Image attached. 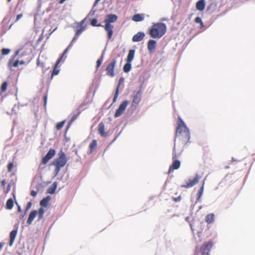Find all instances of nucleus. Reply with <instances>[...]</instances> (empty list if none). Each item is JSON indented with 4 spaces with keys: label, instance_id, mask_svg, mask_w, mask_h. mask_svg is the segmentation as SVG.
<instances>
[{
    "label": "nucleus",
    "instance_id": "41",
    "mask_svg": "<svg viewBox=\"0 0 255 255\" xmlns=\"http://www.w3.org/2000/svg\"><path fill=\"white\" fill-rule=\"evenodd\" d=\"M173 200L175 202H179L181 200V197L179 196L177 197H173Z\"/></svg>",
    "mask_w": 255,
    "mask_h": 255
},
{
    "label": "nucleus",
    "instance_id": "39",
    "mask_svg": "<svg viewBox=\"0 0 255 255\" xmlns=\"http://www.w3.org/2000/svg\"><path fill=\"white\" fill-rule=\"evenodd\" d=\"M195 22L197 23H200L201 24H203L201 18L199 17H197L195 18Z\"/></svg>",
    "mask_w": 255,
    "mask_h": 255
},
{
    "label": "nucleus",
    "instance_id": "43",
    "mask_svg": "<svg viewBox=\"0 0 255 255\" xmlns=\"http://www.w3.org/2000/svg\"><path fill=\"white\" fill-rule=\"evenodd\" d=\"M37 194V192L34 190H32L30 192V195L33 196L35 197Z\"/></svg>",
    "mask_w": 255,
    "mask_h": 255
},
{
    "label": "nucleus",
    "instance_id": "26",
    "mask_svg": "<svg viewBox=\"0 0 255 255\" xmlns=\"http://www.w3.org/2000/svg\"><path fill=\"white\" fill-rule=\"evenodd\" d=\"M196 8L199 10H203L205 8V2L204 0H200L196 3Z\"/></svg>",
    "mask_w": 255,
    "mask_h": 255
},
{
    "label": "nucleus",
    "instance_id": "5",
    "mask_svg": "<svg viewBox=\"0 0 255 255\" xmlns=\"http://www.w3.org/2000/svg\"><path fill=\"white\" fill-rule=\"evenodd\" d=\"M180 154V153H178L176 152V149L175 147H174L172 154L173 162L169 168L168 171V174L172 172L174 170L178 169L180 167L181 164L180 161L177 159V158Z\"/></svg>",
    "mask_w": 255,
    "mask_h": 255
},
{
    "label": "nucleus",
    "instance_id": "31",
    "mask_svg": "<svg viewBox=\"0 0 255 255\" xmlns=\"http://www.w3.org/2000/svg\"><path fill=\"white\" fill-rule=\"evenodd\" d=\"M90 24L93 26H98V27L102 26V27H104V25H102L101 24H100V23L98 24V20H97V19L96 18H93L91 20Z\"/></svg>",
    "mask_w": 255,
    "mask_h": 255
},
{
    "label": "nucleus",
    "instance_id": "25",
    "mask_svg": "<svg viewBox=\"0 0 255 255\" xmlns=\"http://www.w3.org/2000/svg\"><path fill=\"white\" fill-rule=\"evenodd\" d=\"M57 187V183L55 182L53 183L52 185L50 186L47 189V192L50 194H53L55 193V190Z\"/></svg>",
    "mask_w": 255,
    "mask_h": 255
},
{
    "label": "nucleus",
    "instance_id": "15",
    "mask_svg": "<svg viewBox=\"0 0 255 255\" xmlns=\"http://www.w3.org/2000/svg\"><path fill=\"white\" fill-rule=\"evenodd\" d=\"M55 154V150L54 149H50L46 155L42 158V162L46 164Z\"/></svg>",
    "mask_w": 255,
    "mask_h": 255
},
{
    "label": "nucleus",
    "instance_id": "17",
    "mask_svg": "<svg viewBox=\"0 0 255 255\" xmlns=\"http://www.w3.org/2000/svg\"><path fill=\"white\" fill-rule=\"evenodd\" d=\"M17 234V227L15 229L12 230L10 233V240L9 242V246H12L13 244V243L14 242L15 239L16 237Z\"/></svg>",
    "mask_w": 255,
    "mask_h": 255
},
{
    "label": "nucleus",
    "instance_id": "19",
    "mask_svg": "<svg viewBox=\"0 0 255 255\" xmlns=\"http://www.w3.org/2000/svg\"><path fill=\"white\" fill-rule=\"evenodd\" d=\"M98 130L101 136H106L107 134L105 132V125L103 122H101L98 127Z\"/></svg>",
    "mask_w": 255,
    "mask_h": 255
},
{
    "label": "nucleus",
    "instance_id": "7",
    "mask_svg": "<svg viewBox=\"0 0 255 255\" xmlns=\"http://www.w3.org/2000/svg\"><path fill=\"white\" fill-rule=\"evenodd\" d=\"M214 243L212 241L206 242L203 244L200 248V252L202 255H209L210 252Z\"/></svg>",
    "mask_w": 255,
    "mask_h": 255
},
{
    "label": "nucleus",
    "instance_id": "12",
    "mask_svg": "<svg viewBox=\"0 0 255 255\" xmlns=\"http://www.w3.org/2000/svg\"><path fill=\"white\" fill-rule=\"evenodd\" d=\"M128 104V101H124L120 105L119 108L116 110L115 114V117L118 118L120 117L125 112L126 108Z\"/></svg>",
    "mask_w": 255,
    "mask_h": 255
},
{
    "label": "nucleus",
    "instance_id": "28",
    "mask_svg": "<svg viewBox=\"0 0 255 255\" xmlns=\"http://www.w3.org/2000/svg\"><path fill=\"white\" fill-rule=\"evenodd\" d=\"M13 201L12 199L10 198L7 200L6 203V208L8 210H10L13 208Z\"/></svg>",
    "mask_w": 255,
    "mask_h": 255
},
{
    "label": "nucleus",
    "instance_id": "52",
    "mask_svg": "<svg viewBox=\"0 0 255 255\" xmlns=\"http://www.w3.org/2000/svg\"><path fill=\"white\" fill-rule=\"evenodd\" d=\"M11 1V0H7V1L9 2Z\"/></svg>",
    "mask_w": 255,
    "mask_h": 255
},
{
    "label": "nucleus",
    "instance_id": "46",
    "mask_svg": "<svg viewBox=\"0 0 255 255\" xmlns=\"http://www.w3.org/2000/svg\"><path fill=\"white\" fill-rule=\"evenodd\" d=\"M44 105L46 106L47 102V96H44Z\"/></svg>",
    "mask_w": 255,
    "mask_h": 255
},
{
    "label": "nucleus",
    "instance_id": "37",
    "mask_svg": "<svg viewBox=\"0 0 255 255\" xmlns=\"http://www.w3.org/2000/svg\"><path fill=\"white\" fill-rule=\"evenodd\" d=\"M103 60V56L102 55L100 59H98L97 61V69L99 68L101 66Z\"/></svg>",
    "mask_w": 255,
    "mask_h": 255
},
{
    "label": "nucleus",
    "instance_id": "27",
    "mask_svg": "<svg viewBox=\"0 0 255 255\" xmlns=\"http://www.w3.org/2000/svg\"><path fill=\"white\" fill-rule=\"evenodd\" d=\"M214 217H215V216H214V214H213V213L209 214L206 216V217L205 218V221L208 224H211V223H213V222L214 221Z\"/></svg>",
    "mask_w": 255,
    "mask_h": 255
},
{
    "label": "nucleus",
    "instance_id": "22",
    "mask_svg": "<svg viewBox=\"0 0 255 255\" xmlns=\"http://www.w3.org/2000/svg\"><path fill=\"white\" fill-rule=\"evenodd\" d=\"M144 18V14H136L132 17V20L135 22H139L142 21Z\"/></svg>",
    "mask_w": 255,
    "mask_h": 255
},
{
    "label": "nucleus",
    "instance_id": "49",
    "mask_svg": "<svg viewBox=\"0 0 255 255\" xmlns=\"http://www.w3.org/2000/svg\"><path fill=\"white\" fill-rule=\"evenodd\" d=\"M3 245V244L2 243H0V251L2 248Z\"/></svg>",
    "mask_w": 255,
    "mask_h": 255
},
{
    "label": "nucleus",
    "instance_id": "34",
    "mask_svg": "<svg viewBox=\"0 0 255 255\" xmlns=\"http://www.w3.org/2000/svg\"><path fill=\"white\" fill-rule=\"evenodd\" d=\"M49 199L47 198H43L41 201H40V205L43 207H46L48 205Z\"/></svg>",
    "mask_w": 255,
    "mask_h": 255
},
{
    "label": "nucleus",
    "instance_id": "40",
    "mask_svg": "<svg viewBox=\"0 0 255 255\" xmlns=\"http://www.w3.org/2000/svg\"><path fill=\"white\" fill-rule=\"evenodd\" d=\"M36 64L38 66H41L42 67H44V65L43 63H41L39 60V58L37 59Z\"/></svg>",
    "mask_w": 255,
    "mask_h": 255
},
{
    "label": "nucleus",
    "instance_id": "51",
    "mask_svg": "<svg viewBox=\"0 0 255 255\" xmlns=\"http://www.w3.org/2000/svg\"><path fill=\"white\" fill-rule=\"evenodd\" d=\"M75 119V118H73L72 121H74Z\"/></svg>",
    "mask_w": 255,
    "mask_h": 255
},
{
    "label": "nucleus",
    "instance_id": "21",
    "mask_svg": "<svg viewBox=\"0 0 255 255\" xmlns=\"http://www.w3.org/2000/svg\"><path fill=\"white\" fill-rule=\"evenodd\" d=\"M97 147V141L96 139H94L92 140L91 143L89 145L90 150L88 152V154H91L93 153Z\"/></svg>",
    "mask_w": 255,
    "mask_h": 255
},
{
    "label": "nucleus",
    "instance_id": "4",
    "mask_svg": "<svg viewBox=\"0 0 255 255\" xmlns=\"http://www.w3.org/2000/svg\"><path fill=\"white\" fill-rule=\"evenodd\" d=\"M67 163L66 154L63 151H60L59 156L52 162V164L55 166V172L57 174L60 168L64 167Z\"/></svg>",
    "mask_w": 255,
    "mask_h": 255
},
{
    "label": "nucleus",
    "instance_id": "50",
    "mask_svg": "<svg viewBox=\"0 0 255 255\" xmlns=\"http://www.w3.org/2000/svg\"><path fill=\"white\" fill-rule=\"evenodd\" d=\"M100 0H96L95 1L94 5H96Z\"/></svg>",
    "mask_w": 255,
    "mask_h": 255
},
{
    "label": "nucleus",
    "instance_id": "8",
    "mask_svg": "<svg viewBox=\"0 0 255 255\" xmlns=\"http://www.w3.org/2000/svg\"><path fill=\"white\" fill-rule=\"evenodd\" d=\"M116 63L117 60L115 58L108 65L105 70L107 75L111 77L115 76L114 68Z\"/></svg>",
    "mask_w": 255,
    "mask_h": 255
},
{
    "label": "nucleus",
    "instance_id": "13",
    "mask_svg": "<svg viewBox=\"0 0 255 255\" xmlns=\"http://www.w3.org/2000/svg\"><path fill=\"white\" fill-rule=\"evenodd\" d=\"M200 179V177L196 174L195 177L193 179H189L187 182L186 184L183 185L181 186L182 187H184L185 188H189L193 187L195 185H196L199 182Z\"/></svg>",
    "mask_w": 255,
    "mask_h": 255
},
{
    "label": "nucleus",
    "instance_id": "29",
    "mask_svg": "<svg viewBox=\"0 0 255 255\" xmlns=\"http://www.w3.org/2000/svg\"><path fill=\"white\" fill-rule=\"evenodd\" d=\"M131 68V62H127L125 64L124 66V71L126 73L128 72Z\"/></svg>",
    "mask_w": 255,
    "mask_h": 255
},
{
    "label": "nucleus",
    "instance_id": "24",
    "mask_svg": "<svg viewBox=\"0 0 255 255\" xmlns=\"http://www.w3.org/2000/svg\"><path fill=\"white\" fill-rule=\"evenodd\" d=\"M123 81H124V79L122 78H120V79L119 80V83L117 87L116 92L115 93V95H114V97L113 98V103L116 102V101L119 96L120 86L121 82H122Z\"/></svg>",
    "mask_w": 255,
    "mask_h": 255
},
{
    "label": "nucleus",
    "instance_id": "44",
    "mask_svg": "<svg viewBox=\"0 0 255 255\" xmlns=\"http://www.w3.org/2000/svg\"><path fill=\"white\" fill-rule=\"evenodd\" d=\"M22 15H23L22 14H18L16 16L15 21H18L21 17H22Z\"/></svg>",
    "mask_w": 255,
    "mask_h": 255
},
{
    "label": "nucleus",
    "instance_id": "20",
    "mask_svg": "<svg viewBox=\"0 0 255 255\" xmlns=\"http://www.w3.org/2000/svg\"><path fill=\"white\" fill-rule=\"evenodd\" d=\"M38 213L37 211L36 210H33L30 212V213L29 215L27 223L28 225H30L32 222H33L34 218L36 217V216L37 215Z\"/></svg>",
    "mask_w": 255,
    "mask_h": 255
},
{
    "label": "nucleus",
    "instance_id": "38",
    "mask_svg": "<svg viewBox=\"0 0 255 255\" xmlns=\"http://www.w3.org/2000/svg\"><path fill=\"white\" fill-rule=\"evenodd\" d=\"M10 52L9 49L3 48L1 51V54L5 55L8 54Z\"/></svg>",
    "mask_w": 255,
    "mask_h": 255
},
{
    "label": "nucleus",
    "instance_id": "47",
    "mask_svg": "<svg viewBox=\"0 0 255 255\" xmlns=\"http://www.w3.org/2000/svg\"><path fill=\"white\" fill-rule=\"evenodd\" d=\"M18 212H20L21 211V209L20 206L18 205V209H17Z\"/></svg>",
    "mask_w": 255,
    "mask_h": 255
},
{
    "label": "nucleus",
    "instance_id": "6",
    "mask_svg": "<svg viewBox=\"0 0 255 255\" xmlns=\"http://www.w3.org/2000/svg\"><path fill=\"white\" fill-rule=\"evenodd\" d=\"M19 53V50H16L14 54L8 60V67L11 69L12 67H17L19 64L22 65L24 64V62L22 60L19 61L18 60H14L15 58L17 55H18Z\"/></svg>",
    "mask_w": 255,
    "mask_h": 255
},
{
    "label": "nucleus",
    "instance_id": "16",
    "mask_svg": "<svg viewBox=\"0 0 255 255\" xmlns=\"http://www.w3.org/2000/svg\"><path fill=\"white\" fill-rule=\"evenodd\" d=\"M145 34L143 32H138L133 35L132 40L133 42H139L141 41L144 37Z\"/></svg>",
    "mask_w": 255,
    "mask_h": 255
},
{
    "label": "nucleus",
    "instance_id": "45",
    "mask_svg": "<svg viewBox=\"0 0 255 255\" xmlns=\"http://www.w3.org/2000/svg\"><path fill=\"white\" fill-rule=\"evenodd\" d=\"M5 183H6V182H5V180H3L1 182V184L2 186L4 187L5 186Z\"/></svg>",
    "mask_w": 255,
    "mask_h": 255
},
{
    "label": "nucleus",
    "instance_id": "30",
    "mask_svg": "<svg viewBox=\"0 0 255 255\" xmlns=\"http://www.w3.org/2000/svg\"><path fill=\"white\" fill-rule=\"evenodd\" d=\"M38 213V220H41L43 218V215L45 213V210L42 207H40L39 209Z\"/></svg>",
    "mask_w": 255,
    "mask_h": 255
},
{
    "label": "nucleus",
    "instance_id": "9",
    "mask_svg": "<svg viewBox=\"0 0 255 255\" xmlns=\"http://www.w3.org/2000/svg\"><path fill=\"white\" fill-rule=\"evenodd\" d=\"M71 46H72V44H70L68 46V47L64 50V52L63 53V54H62L61 57L57 60L56 63V64L55 65L54 68V69L53 70V72H52V73L51 74V78H52V77L54 75H57L58 74L59 70H57L56 69L57 67L58 66V65L59 64V63L61 62L62 59L64 56V55L68 52V50H69V48L71 47Z\"/></svg>",
    "mask_w": 255,
    "mask_h": 255
},
{
    "label": "nucleus",
    "instance_id": "33",
    "mask_svg": "<svg viewBox=\"0 0 255 255\" xmlns=\"http://www.w3.org/2000/svg\"><path fill=\"white\" fill-rule=\"evenodd\" d=\"M7 85H8V83L6 81L4 82L2 84L1 88H0V92L1 93H4L6 91Z\"/></svg>",
    "mask_w": 255,
    "mask_h": 255
},
{
    "label": "nucleus",
    "instance_id": "42",
    "mask_svg": "<svg viewBox=\"0 0 255 255\" xmlns=\"http://www.w3.org/2000/svg\"><path fill=\"white\" fill-rule=\"evenodd\" d=\"M32 206V203L30 202H28L26 208H25V212L27 211L28 210H29Z\"/></svg>",
    "mask_w": 255,
    "mask_h": 255
},
{
    "label": "nucleus",
    "instance_id": "2",
    "mask_svg": "<svg viewBox=\"0 0 255 255\" xmlns=\"http://www.w3.org/2000/svg\"><path fill=\"white\" fill-rule=\"evenodd\" d=\"M166 32V26L163 23L153 24L149 31L150 36L153 38H160Z\"/></svg>",
    "mask_w": 255,
    "mask_h": 255
},
{
    "label": "nucleus",
    "instance_id": "32",
    "mask_svg": "<svg viewBox=\"0 0 255 255\" xmlns=\"http://www.w3.org/2000/svg\"><path fill=\"white\" fill-rule=\"evenodd\" d=\"M203 190H204V183L203 184L202 186L200 187V189L199 190V191L198 192L197 198V201L200 200V199L203 194Z\"/></svg>",
    "mask_w": 255,
    "mask_h": 255
},
{
    "label": "nucleus",
    "instance_id": "23",
    "mask_svg": "<svg viewBox=\"0 0 255 255\" xmlns=\"http://www.w3.org/2000/svg\"><path fill=\"white\" fill-rule=\"evenodd\" d=\"M135 54V50L133 49H130L128 51V53L126 59L127 62H131L134 58Z\"/></svg>",
    "mask_w": 255,
    "mask_h": 255
},
{
    "label": "nucleus",
    "instance_id": "35",
    "mask_svg": "<svg viewBox=\"0 0 255 255\" xmlns=\"http://www.w3.org/2000/svg\"><path fill=\"white\" fill-rule=\"evenodd\" d=\"M65 124V121H62L61 122H59L57 123V124L56 126V128L57 130H60L63 127L64 125Z\"/></svg>",
    "mask_w": 255,
    "mask_h": 255
},
{
    "label": "nucleus",
    "instance_id": "1",
    "mask_svg": "<svg viewBox=\"0 0 255 255\" xmlns=\"http://www.w3.org/2000/svg\"><path fill=\"white\" fill-rule=\"evenodd\" d=\"M177 125L174 138L175 147L176 142L182 146L186 145L189 142L190 138L189 130L180 118H178Z\"/></svg>",
    "mask_w": 255,
    "mask_h": 255
},
{
    "label": "nucleus",
    "instance_id": "11",
    "mask_svg": "<svg viewBox=\"0 0 255 255\" xmlns=\"http://www.w3.org/2000/svg\"><path fill=\"white\" fill-rule=\"evenodd\" d=\"M141 98V93L140 91H138L134 93L132 97V100L131 106L132 107L136 108L140 103Z\"/></svg>",
    "mask_w": 255,
    "mask_h": 255
},
{
    "label": "nucleus",
    "instance_id": "48",
    "mask_svg": "<svg viewBox=\"0 0 255 255\" xmlns=\"http://www.w3.org/2000/svg\"><path fill=\"white\" fill-rule=\"evenodd\" d=\"M56 29H57V27H56L54 29H53L52 31L51 30H50V32L49 34L50 35Z\"/></svg>",
    "mask_w": 255,
    "mask_h": 255
},
{
    "label": "nucleus",
    "instance_id": "14",
    "mask_svg": "<svg viewBox=\"0 0 255 255\" xmlns=\"http://www.w3.org/2000/svg\"><path fill=\"white\" fill-rule=\"evenodd\" d=\"M55 154V150L54 149H50L46 155L42 158V162L46 164Z\"/></svg>",
    "mask_w": 255,
    "mask_h": 255
},
{
    "label": "nucleus",
    "instance_id": "18",
    "mask_svg": "<svg viewBox=\"0 0 255 255\" xmlns=\"http://www.w3.org/2000/svg\"><path fill=\"white\" fill-rule=\"evenodd\" d=\"M156 42L154 40H149L147 43V49L150 53H152L156 48Z\"/></svg>",
    "mask_w": 255,
    "mask_h": 255
},
{
    "label": "nucleus",
    "instance_id": "10",
    "mask_svg": "<svg viewBox=\"0 0 255 255\" xmlns=\"http://www.w3.org/2000/svg\"><path fill=\"white\" fill-rule=\"evenodd\" d=\"M86 19V17L77 23L75 38L78 37L79 35L81 34L82 32L85 29L87 26V25L85 23Z\"/></svg>",
    "mask_w": 255,
    "mask_h": 255
},
{
    "label": "nucleus",
    "instance_id": "36",
    "mask_svg": "<svg viewBox=\"0 0 255 255\" xmlns=\"http://www.w3.org/2000/svg\"><path fill=\"white\" fill-rule=\"evenodd\" d=\"M14 166L13 163L12 162H9L7 165V171L8 172H11Z\"/></svg>",
    "mask_w": 255,
    "mask_h": 255
},
{
    "label": "nucleus",
    "instance_id": "3",
    "mask_svg": "<svg viewBox=\"0 0 255 255\" xmlns=\"http://www.w3.org/2000/svg\"><path fill=\"white\" fill-rule=\"evenodd\" d=\"M118 16L114 14H110L107 15L104 20L105 23L104 25L105 30L108 32V38L111 39L113 34L114 26L111 23L115 22L117 21Z\"/></svg>",
    "mask_w": 255,
    "mask_h": 255
}]
</instances>
